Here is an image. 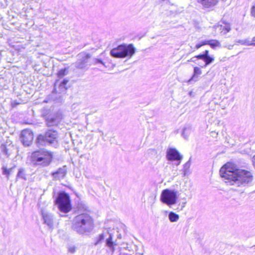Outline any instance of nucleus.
Masks as SVG:
<instances>
[{"label": "nucleus", "instance_id": "b1692460", "mask_svg": "<svg viewBox=\"0 0 255 255\" xmlns=\"http://www.w3.org/2000/svg\"><path fill=\"white\" fill-rule=\"evenodd\" d=\"M201 60H203L205 63H204V66H205L206 67L210 64V63H212L213 62V61L214 60V58L211 57V56H209V57H206L204 58H202V59H201Z\"/></svg>", "mask_w": 255, "mask_h": 255}, {"label": "nucleus", "instance_id": "37998d69", "mask_svg": "<svg viewBox=\"0 0 255 255\" xmlns=\"http://www.w3.org/2000/svg\"><path fill=\"white\" fill-rule=\"evenodd\" d=\"M98 131L101 134V135L103 134V132L101 130L98 129Z\"/></svg>", "mask_w": 255, "mask_h": 255}, {"label": "nucleus", "instance_id": "2f4dec72", "mask_svg": "<svg viewBox=\"0 0 255 255\" xmlns=\"http://www.w3.org/2000/svg\"><path fill=\"white\" fill-rule=\"evenodd\" d=\"M104 235L103 234L100 235L98 241L95 243V245H98L101 241H102L103 240H104Z\"/></svg>", "mask_w": 255, "mask_h": 255}, {"label": "nucleus", "instance_id": "c85d7f7f", "mask_svg": "<svg viewBox=\"0 0 255 255\" xmlns=\"http://www.w3.org/2000/svg\"><path fill=\"white\" fill-rule=\"evenodd\" d=\"M67 73L66 69L60 70L58 73V76L59 78H62L64 76L66 75Z\"/></svg>", "mask_w": 255, "mask_h": 255}, {"label": "nucleus", "instance_id": "e433bc0d", "mask_svg": "<svg viewBox=\"0 0 255 255\" xmlns=\"http://www.w3.org/2000/svg\"><path fill=\"white\" fill-rule=\"evenodd\" d=\"M204 63H205L204 61L203 62L198 61L197 63H196V64H197L198 65L200 66V67L203 68V67H206V66H204Z\"/></svg>", "mask_w": 255, "mask_h": 255}, {"label": "nucleus", "instance_id": "423d86ee", "mask_svg": "<svg viewBox=\"0 0 255 255\" xmlns=\"http://www.w3.org/2000/svg\"><path fill=\"white\" fill-rule=\"evenodd\" d=\"M177 193L178 192L175 190L164 189L161 192L160 200L161 202L171 207L172 205L177 203Z\"/></svg>", "mask_w": 255, "mask_h": 255}, {"label": "nucleus", "instance_id": "9d476101", "mask_svg": "<svg viewBox=\"0 0 255 255\" xmlns=\"http://www.w3.org/2000/svg\"><path fill=\"white\" fill-rule=\"evenodd\" d=\"M33 139V134L31 130L26 129L21 131L20 139L24 146H29L31 144Z\"/></svg>", "mask_w": 255, "mask_h": 255}, {"label": "nucleus", "instance_id": "58836bf2", "mask_svg": "<svg viewBox=\"0 0 255 255\" xmlns=\"http://www.w3.org/2000/svg\"><path fill=\"white\" fill-rule=\"evenodd\" d=\"M252 162L253 166L255 168V155L252 158Z\"/></svg>", "mask_w": 255, "mask_h": 255}, {"label": "nucleus", "instance_id": "f3484780", "mask_svg": "<svg viewBox=\"0 0 255 255\" xmlns=\"http://www.w3.org/2000/svg\"><path fill=\"white\" fill-rule=\"evenodd\" d=\"M206 45H209L213 48H215L216 47H221V44L217 40L212 39L206 40Z\"/></svg>", "mask_w": 255, "mask_h": 255}, {"label": "nucleus", "instance_id": "79ce46f5", "mask_svg": "<svg viewBox=\"0 0 255 255\" xmlns=\"http://www.w3.org/2000/svg\"><path fill=\"white\" fill-rule=\"evenodd\" d=\"M186 204V202H184V203H183L182 205H181V210H182V209L185 207V205Z\"/></svg>", "mask_w": 255, "mask_h": 255}, {"label": "nucleus", "instance_id": "1a4fd4ad", "mask_svg": "<svg viewBox=\"0 0 255 255\" xmlns=\"http://www.w3.org/2000/svg\"><path fill=\"white\" fill-rule=\"evenodd\" d=\"M167 158L170 161H175L176 165H179L182 159V155L175 148H169L167 151Z\"/></svg>", "mask_w": 255, "mask_h": 255}, {"label": "nucleus", "instance_id": "dca6fc26", "mask_svg": "<svg viewBox=\"0 0 255 255\" xmlns=\"http://www.w3.org/2000/svg\"><path fill=\"white\" fill-rule=\"evenodd\" d=\"M170 12L172 14H175L180 13L184 10V7L181 6L175 5L174 4L171 5V7L170 8Z\"/></svg>", "mask_w": 255, "mask_h": 255}, {"label": "nucleus", "instance_id": "5701e85b", "mask_svg": "<svg viewBox=\"0 0 255 255\" xmlns=\"http://www.w3.org/2000/svg\"><path fill=\"white\" fill-rule=\"evenodd\" d=\"M106 245L110 247L113 252L114 251V243L112 242V236L110 235L109 237L106 240Z\"/></svg>", "mask_w": 255, "mask_h": 255}, {"label": "nucleus", "instance_id": "39448f33", "mask_svg": "<svg viewBox=\"0 0 255 255\" xmlns=\"http://www.w3.org/2000/svg\"><path fill=\"white\" fill-rule=\"evenodd\" d=\"M31 158L36 165L47 166L52 160V155L47 151L41 150L33 152Z\"/></svg>", "mask_w": 255, "mask_h": 255}, {"label": "nucleus", "instance_id": "a211bd4d", "mask_svg": "<svg viewBox=\"0 0 255 255\" xmlns=\"http://www.w3.org/2000/svg\"><path fill=\"white\" fill-rule=\"evenodd\" d=\"M191 165V158L189 159V160L186 162L183 166V175L184 176H186L190 173L189 172V168Z\"/></svg>", "mask_w": 255, "mask_h": 255}, {"label": "nucleus", "instance_id": "4468645a", "mask_svg": "<svg viewBox=\"0 0 255 255\" xmlns=\"http://www.w3.org/2000/svg\"><path fill=\"white\" fill-rule=\"evenodd\" d=\"M223 22L225 24L224 25L217 24L213 26V28L215 29L219 28L221 34L222 35H225L231 30V25L228 23L225 22L224 21Z\"/></svg>", "mask_w": 255, "mask_h": 255}, {"label": "nucleus", "instance_id": "2eb2a0df", "mask_svg": "<svg viewBox=\"0 0 255 255\" xmlns=\"http://www.w3.org/2000/svg\"><path fill=\"white\" fill-rule=\"evenodd\" d=\"M197 1L205 8L213 7L218 2V0H197Z\"/></svg>", "mask_w": 255, "mask_h": 255}, {"label": "nucleus", "instance_id": "a19ab883", "mask_svg": "<svg viewBox=\"0 0 255 255\" xmlns=\"http://www.w3.org/2000/svg\"><path fill=\"white\" fill-rule=\"evenodd\" d=\"M212 136H214V135L216 134V135H218V133L216 132L215 131H212Z\"/></svg>", "mask_w": 255, "mask_h": 255}, {"label": "nucleus", "instance_id": "7c9ffc66", "mask_svg": "<svg viewBox=\"0 0 255 255\" xmlns=\"http://www.w3.org/2000/svg\"><path fill=\"white\" fill-rule=\"evenodd\" d=\"M0 149L4 154H7V149L6 148L5 145L2 144L0 146Z\"/></svg>", "mask_w": 255, "mask_h": 255}, {"label": "nucleus", "instance_id": "20e7f679", "mask_svg": "<svg viewBox=\"0 0 255 255\" xmlns=\"http://www.w3.org/2000/svg\"><path fill=\"white\" fill-rule=\"evenodd\" d=\"M58 132L56 130H48L44 134H39L36 138V143L38 146L46 144L56 146L58 144Z\"/></svg>", "mask_w": 255, "mask_h": 255}, {"label": "nucleus", "instance_id": "6ab92c4d", "mask_svg": "<svg viewBox=\"0 0 255 255\" xmlns=\"http://www.w3.org/2000/svg\"><path fill=\"white\" fill-rule=\"evenodd\" d=\"M236 42L239 43L242 45H253L255 46V42H253V41H250L249 39H243V40H238L236 41Z\"/></svg>", "mask_w": 255, "mask_h": 255}, {"label": "nucleus", "instance_id": "0eeeda50", "mask_svg": "<svg viewBox=\"0 0 255 255\" xmlns=\"http://www.w3.org/2000/svg\"><path fill=\"white\" fill-rule=\"evenodd\" d=\"M60 211L64 213H68L71 209V205L69 195L65 192L59 194L55 200Z\"/></svg>", "mask_w": 255, "mask_h": 255}, {"label": "nucleus", "instance_id": "7ed1b4c3", "mask_svg": "<svg viewBox=\"0 0 255 255\" xmlns=\"http://www.w3.org/2000/svg\"><path fill=\"white\" fill-rule=\"evenodd\" d=\"M136 48L132 44H123L110 51V55L117 58L130 59L135 54Z\"/></svg>", "mask_w": 255, "mask_h": 255}, {"label": "nucleus", "instance_id": "a878e982", "mask_svg": "<svg viewBox=\"0 0 255 255\" xmlns=\"http://www.w3.org/2000/svg\"><path fill=\"white\" fill-rule=\"evenodd\" d=\"M93 64L96 65L98 64H101L103 65L105 67L107 66L105 65V63L101 58H96L93 59Z\"/></svg>", "mask_w": 255, "mask_h": 255}, {"label": "nucleus", "instance_id": "bb28decb", "mask_svg": "<svg viewBox=\"0 0 255 255\" xmlns=\"http://www.w3.org/2000/svg\"><path fill=\"white\" fill-rule=\"evenodd\" d=\"M201 73L202 71L200 68L198 67H195L194 68V75L190 80L193 79L195 76L201 75Z\"/></svg>", "mask_w": 255, "mask_h": 255}, {"label": "nucleus", "instance_id": "ddd939ff", "mask_svg": "<svg viewBox=\"0 0 255 255\" xmlns=\"http://www.w3.org/2000/svg\"><path fill=\"white\" fill-rule=\"evenodd\" d=\"M67 168L66 166L59 168L56 171L51 173L54 180H60L65 178L67 174Z\"/></svg>", "mask_w": 255, "mask_h": 255}, {"label": "nucleus", "instance_id": "f8f14e48", "mask_svg": "<svg viewBox=\"0 0 255 255\" xmlns=\"http://www.w3.org/2000/svg\"><path fill=\"white\" fill-rule=\"evenodd\" d=\"M61 115L59 113H55L52 115L46 117L45 121L48 127L57 126L61 120Z\"/></svg>", "mask_w": 255, "mask_h": 255}, {"label": "nucleus", "instance_id": "412c9836", "mask_svg": "<svg viewBox=\"0 0 255 255\" xmlns=\"http://www.w3.org/2000/svg\"><path fill=\"white\" fill-rule=\"evenodd\" d=\"M191 128L189 126L188 127L184 128L183 129L182 134L183 137L185 139H187L191 132Z\"/></svg>", "mask_w": 255, "mask_h": 255}, {"label": "nucleus", "instance_id": "c03bdc74", "mask_svg": "<svg viewBox=\"0 0 255 255\" xmlns=\"http://www.w3.org/2000/svg\"><path fill=\"white\" fill-rule=\"evenodd\" d=\"M252 41L253 42H255V36H254L253 38H252Z\"/></svg>", "mask_w": 255, "mask_h": 255}, {"label": "nucleus", "instance_id": "ea45409f", "mask_svg": "<svg viewBox=\"0 0 255 255\" xmlns=\"http://www.w3.org/2000/svg\"><path fill=\"white\" fill-rule=\"evenodd\" d=\"M228 49H232L233 48V45H228V46H226Z\"/></svg>", "mask_w": 255, "mask_h": 255}, {"label": "nucleus", "instance_id": "473e14b6", "mask_svg": "<svg viewBox=\"0 0 255 255\" xmlns=\"http://www.w3.org/2000/svg\"><path fill=\"white\" fill-rule=\"evenodd\" d=\"M204 45H206V41L202 42L201 43H198L196 45V46H195V48L196 49H198L199 48H200L201 46Z\"/></svg>", "mask_w": 255, "mask_h": 255}, {"label": "nucleus", "instance_id": "c756f323", "mask_svg": "<svg viewBox=\"0 0 255 255\" xmlns=\"http://www.w3.org/2000/svg\"><path fill=\"white\" fill-rule=\"evenodd\" d=\"M68 250L70 253L74 254L76 252V247L73 245H69L68 247Z\"/></svg>", "mask_w": 255, "mask_h": 255}, {"label": "nucleus", "instance_id": "a18cd8bd", "mask_svg": "<svg viewBox=\"0 0 255 255\" xmlns=\"http://www.w3.org/2000/svg\"><path fill=\"white\" fill-rule=\"evenodd\" d=\"M189 94H190V95H192L191 92H190Z\"/></svg>", "mask_w": 255, "mask_h": 255}, {"label": "nucleus", "instance_id": "aec40b11", "mask_svg": "<svg viewBox=\"0 0 255 255\" xmlns=\"http://www.w3.org/2000/svg\"><path fill=\"white\" fill-rule=\"evenodd\" d=\"M168 218L171 222H175L179 220V216L178 214L173 212H170L169 213Z\"/></svg>", "mask_w": 255, "mask_h": 255}, {"label": "nucleus", "instance_id": "72a5a7b5", "mask_svg": "<svg viewBox=\"0 0 255 255\" xmlns=\"http://www.w3.org/2000/svg\"><path fill=\"white\" fill-rule=\"evenodd\" d=\"M198 59L196 57V56H195L194 57L191 58L190 60H188V62H189V61L193 62L196 64V63H197V62H198V60H197Z\"/></svg>", "mask_w": 255, "mask_h": 255}, {"label": "nucleus", "instance_id": "f257e3e1", "mask_svg": "<svg viewBox=\"0 0 255 255\" xmlns=\"http://www.w3.org/2000/svg\"><path fill=\"white\" fill-rule=\"evenodd\" d=\"M222 178L227 180L226 183L236 186H246L253 180V173L248 170L237 168L231 163H227L220 170Z\"/></svg>", "mask_w": 255, "mask_h": 255}, {"label": "nucleus", "instance_id": "6e6552de", "mask_svg": "<svg viewBox=\"0 0 255 255\" xmlns=\"http://www.w3.org/2000/svg\"><path fill=\"white\" fill-rule=\"evenodd\" d=\"M77 61L74 63L75 66L78 69H84L86 68L88 63V60L91 57L89 53L81 52L77 56Z\"/></svg>", "mask_w": 255, "mask_h": 255}, {"label": "nucleus", "instance_id": "393cba45", "mask_svg": "<svg viewBox=\"0 0 255 255\" xmlns=\"http://www.w3.org/2000/svg\"><path fill=\"white\" fill-rule=\"evenodd\" d=\"M17 177L19 178H21L23 179H26L25 178V173L24 169L20 168L19 169L18 172Z\"/></svg>", "mask_w": 255, "mask_h": 255}, {"label": "nucleus", "instance_id": "9b49d317", "mask_svg": "<svg viewBox=\"0 0 255 255\" xmlns=\"http://www.w3.org/2000/svg\"><path fill=\"white\" fill-rule=\"evenodd\" d=\"M41 215L43 223L46 224L49 229H52L54 222L53 215L47 211L41 210Z\"/></svg>", "mask_w": 255, "mask_h": 255}, {"label": "nucleus", "instance_id": "4be33fe9", "mask_svg": "<svg viewBox=\"0 0 255 255\" xmlns=\"http://www.w3.org/2000/svg\"><path fill=\"white\" fill-rule=\"evenodd\" d=\"M1 170L2 174L5 175L7 179H8L9 175L12 172V168L7 169L6 166H3Z\"/></svg>", "mask_w": 255, "mask_h": 255}, {"label": "nucleus", "instance_id": "c9c22d12", "mask_svg": "<svg viewBox=\"0 0 255 255\" xmlns=\"http://www.w3.org/2000/svg\"><path fill=\"white\" fill-rule=\"evenodd\" d=\"M59 88L62 91H65L67 89L66 86H64L61 83L60 84Z\"/></svg>", "mask_w": 255, "mask_h": 255}, {"label": "nucleus", "instance_id": "4c0bfd02", "mask_svg": "<svg viewBox=\"0 0 255 255\" xmlns=\"http://www.w3.org/2000/svg\"><path fill=\"white\" fill-rule=\"evenodd\" d=\"M68 82V80L64 79L61 83L64 85L66 86Z\"/></svg>", "mask_w": 255, "mask_h": 255}, {"label": "nucleus", "instance_id": "cd10ccee", "mask_svg": "<svg viewBox=\"0 0 255 255\" xmlns=\"http://www.w3.org/2000/svg\"><path fill=\"white\" fill-rule=\"evenodd\" d=\"M209 56H210L209 55V51L208 50H205L203 54L198 55L196 56V57L198 59H201L204 58H205L206 57H209Z\"/></svg>", "mask_w": 255, "mask_h": 255}, {"label": "nucleus", "instance_id": "f03ea898", "mask_svg": "<svg viewBox=\"0 0 255 255\" xmlns=\"http://www.w3.org/2000/svg\"><path fill=\"white\" fill-rule=\"evenodd\" d=\"M78 215L72 221L71 228L80 235L91 232L94 226V220L88 213L87 207L82 204L78 205Z\"/></svg>", "mask_w": 255, "mask_h": 255}, {"label": "nucleus", "instance_id": "f704fd0d", "mask_svg": "<svg viewBox=\"0 0 255 255\" xmlns=\"http://www.w3.org/2000/svg\"><path fill=\"white\" fill-rule=\"evenodd\" d=\"M251 14L254 17H255V4L251 8Z\"/></svg>", "mask_w": 255, "mask_h": 255}]
</instances>
